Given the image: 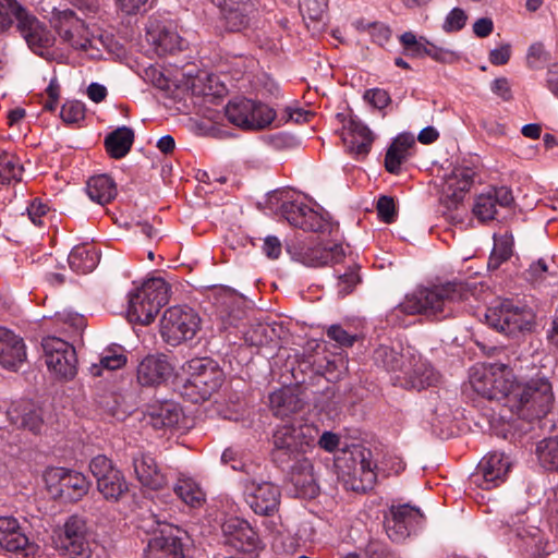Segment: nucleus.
Wrapping results in <instances>:
<instances>
[{"label":"nucleus","mask_w":558,"mask_h":558,"mask_svg":"<svg viewBox=\"0 0 558 558\" xmlns=\"http://www.w3.org/2000/svg\"><path fill=\"white\" fill-rule=\"evenodd\" d=\"M182 412L174 403H163L151 414L155 428L174 427L179 424Z\"/></svg>","instance_id":"47"},{"label":"nucleus","mask_w":558,"mask_h":558,"mask_svg":"<svg viewBox=\"0 0 558 558\" xmlns=\"http://www.w3.org/2000/svg\"><path fill=\"white\" fill-rule=\"evenodd\" d=\"M523 550L533 558H541L544 555H548L547 546L548 543L545 541L543 533L536 530L529 537L522 538Z\"/></svg>","instance_id":"48"},{"label":"nucleus","mask_w":558,"mask_h":558,"mask_svg":"<svg viewBox=\"0 0 558 558\" xmlns=\"http://www.w3.org/2000/svg\"><path fill=\"white\" fill-rule=\"evenodd\" d=\"M511 57L510 44H504L489 52V62L494 65H504L508 63Z\"/></svg>","instance_id":"62"},{"label":"nucleus","mask_w":558,"mask_h":558,"mask_svg":"<svg viewBox=\"0 0 558 558\" xmlns=\"http://www.w3.org/2000/svg\"><path fill=\"white\" fill-rule=\"evenodd\" d=\"M85 190L90 201L101 206L111 203L118 194L117 184L108 174L89 178Z\"/></svg>","instance_id":"34"},{"label":"nucleus","mask_w":558,"mask_h":558,"mask_svg":"<svg viewBox=\"0 0 558 558\" xmlns=\"http://www.w3.org/2000/svg\"><path fill=\"white\" fill-rule=\"evenodd\" d=\"M244 314L240 302L233 296H226L218 301L216 317L219 320L220 329L226 330L229 327H235L243 319Z\"/></svg>","instance_id":"38"},{"label":"nucleus","mask_w":558,"mask_h":558,"mask_svg":"<svg viewBox=\"0 0 558 558\" xmlns=\"http://www.w3.org/2000/svg\"><path fill=\"white\" fill-rule=\"evenodd\" d=\"M189 378L184 385V395L192 402L208 400L225 380V374L218 363L210 357H194L186 363Z\"/></svg>","instance_id":"6"},{"label":"nucleus","mask_w":558,"mask_h":558,"mask_svg":"<svg viewBox=\"0 0 558 558\" xmlns=\"http://www.w3.org/2000/svg\"><path fill=\"white\" fill-rule=\"evenodd\" d=\"M304 405L305 399L298 387H283L269 395V407L277 417H288L301 411Z\"/></svg>","instance_id":"30"},{"label":"nucleus","mask_w":558,"mask_h":558,"mask_svg":"<svg viewBox=\"0 0 558 558\" xmlns=\"http://www.w3.org/2000/svg\"><path fill=\"white\" fill-rule=\"evenodd\" d=\"M509 470V459L501 452H492L480 461L469 481L471 485L489 490L505 482Z\"/></svg>","instance_id":"20"},{"label":"nucleus","mask_w":558,"mask_h":558,"mask_svg":"<svg viewBox=\"0 0 558 558\" xmlns=\"http://www.w3.org/2000/svg\"><path fill=\"white\" fill-rule=\"evenodd\" d=\"M390 553L386 544L379 541H369L365 547L366 558H389Z\"/></svg>","instance_id":"64"},{"label":"nucleus","mask_w":558,"mask_h":558,"mask_svg":"<svg viewBox=\"0 0 558 558\" xmlns=\"http://www.w3.org/2000/svg\"><path fill=\"white\" fill-rule=\"evenodd\" d=\"M440 381V374L421 355L411 353L408 357L405 372L391 377L393 386L407 390H417L435 387Z\"/></svg>","instance_id":"13"},{"label":"nucleus","mask_w":558,"mask_h":558,"mask_svg":"<svg viewBox=\"0 0 558 558\" xmlns=\"http://www.w3.org/2000/svg\"><path fill=\"white\" fill-rule=\"evenodd\" d=\"M474 183V172L469 168L453 170L446 182L445 193L454 204L460 203Z\"/></svg>","instance_id":"37"},{"label":"nucleus","mask_w":558,"mask_h":558,"mask_svg":"<svg viewBox=\"0 0 558 558\" xmlns=\"http://www.w3.org/2000/svg\"><path fill=\"white\" fill-rule=\"evenodd\" d=\"M411 353L410 349L398 352L391 347L381 344L374 351L373 359L376 365L391 373L392 377L405 372L408 357Z\"/></svg>","instance_id":"32"},{"label":"nucleus","mask_w":558,"mask_h":558,"mask_svg":"<svg viewBox=\"0 0 558 558\" xmlns=\"http://www.w3.org/2000/svg\"><path fill=\"white\" fill-rule=\"evenodd\" d=\"M221 530L225 544L235 550L251 553L259 547L258 533L244 519L231 517L222 523Z\"/></svg>","instance_id":"22"},{"label":"nucleus","mask_w":558,"mask_h":558,"mask_svg":"<svg viewBox=\"0 0 558 558\" xmlns=\"http://www.w3.org/2000/svg\"><path fill=\"white\" fill-rule=\"evenodd\" d=\"M328 8L327 0H301L300 12L303 20L312 22L323 21Z\"/></svg>","instance_id":"49"},{"label":"nucleus","mask_w":558,"mask_h":558,"mask_svg":"<svg viewBox=\"0 0 558 558\" xmlns=\"http://www.w3.org/2000/svg\"><path fill=\"white\" fill-rule=\"evenodd\" d=\"M319 429L313 424H284L272 435V461L281 469H308L305 453L317 439Z\"/></svg>","instance_id":"2"},{"label":"nucleus","mask_w":558,"mask_h":558,"mask_svg":"<svg viewBox=\"0 0 558 558\" xmlns=\"http://www.w3.org/2000/svg\"><path fill=\"white\" fill-rule=\"evenodd\" d=\"M100 260V253L89 243H83L72 248L68 262L71 269L77 274H88L93 271Z\"/></svg>","instance_id":"33"},{"label":"nucleus","mask_w":558,"mask_h":558,"mask_svg":"<svg viewBox=\"0 0 558 558\" xmlns=\"http://www.w3.org/2000/svg\"><path fill=\"white\" fill-rule=\"evenodd\" d=\"M173 371L166 354H148L137 364L136 380L142 387H158L170 379Z\"/></svg>","instance_id":"21"},{"label":"nucleus","mask_w":558,"mask_h":558,"mask_svg":"<svg viewBox=\"0 0 558 558\" xmlns=\"http://www.w3.org/2000/svg\"><path fill=\"white\" fill-rule=\"evenodd\" d=\"M199 323L198 315L191 307L172 306L163 313L160 333L166 343L177 347L194 338Z\"/></svg>","instance_id":"10"},{"label":"nucleus","mask_w":558,"mask_h":558,"mask_svg":"<svg viewBox=\"0 0 558 558\" xmlns=\"http://www.w3.org/2000/svg\"><path fill=\"white\" fill-rule=\"evenodd\" d=\"M483 284L469 281H447L430 288L418 289L408 294L403 302L395 307L393 313L408 315L422 314L436 320L454 316L462 303L471 298L478 300Z\"/></svg>","instance_id":"1"},{"label":"nucleus","mask_w":558,"mask_h":558,"mask_svg":"<svg viewBox=\"0 0 558 558\" xmlns=\"http://www.w3.org/2000/svg\"><path fill=\"white\" fill-rule=\"evenodd\" d=\"M536 454L545 469L558 471V437H549L539 441Z\"/></svg>","instance_id":"46"},{"label":"nucleus","mask_w":558,"mask_h":558,"mask_svg":"<svg viewBox=\"0 0 558 558\" xmlns=\"http://www.w3.org/2000/svg\"><path fill=\"white\" fill-rule=\"evenodd\" d=\"M425 57H429L434 61L445 64H452L460 60L459 52L449 48L439 47L428 40L426 41Z\"/></svg>","instance_id":"50"},{"label":"nucleus","mask_w":558,"mask_h":558,"mask_svg":"<svg viewBox=\"0 0 558 558\" xmlns=\"http://www.w3.org/2000/svg\"><path fill=\"white\" fill-rule=\"evenodd\" d=\"M228 32H243L255 24L257 8L253 0H213Z\"/></svg>","instance_id":"19"},{"label":"nucleus","mask_w":558,"mask_h":558,"mask_svg":"<svg viewBox=\"0 0 558 558\" xmlns=\"http://www.w3.org/2000/svg\"><path fill=\"white\" fill-rule=\"evenodd\" d=\"M173 490L184 504L192 508H199L205 501V493L191 477L180 476Z\"/></svg>","instance_id":"40"},{"label":"nucleus","mask_w":558,"mask_h":558,"mask_svg":"<svg viewBox=\"0 0 558 558\" xmlns=\"http://www.w3.org/2000/svg\"><path fill=\"white\" fill-rule=\"evenodd\" d=\"M41 347L49 371L63 379H72L77 372V356L74 347L61 338L48 336Z\"/></svg>","instance_id":"12"},{"label":"nucleus","mask_w":558,"mask_h":558,"mask_svg":"<svg viewBox=\"0 0 558 558\" xmlns=\"http://www.w3.org/2000/svg\"><path fill=\"white\" fill-rule=\"evenodd\" d=\"M291 258L308 267H320L341 263L344 250L341 244H315L292 242L287 245Z\"/></svg>","instance_id":"14"},{"label":"nucleus","mask_w":558,"mask_h":558,"mask_svg":"<svg viewBox=\"0 0 558 558\" xmlns=\"http://www.w3.org/2000/svg\"><path fill=\"white\" fill-rule=\"evenodd\" d=\"M549 60V53L542 43H534L530 46L526 54V62L531 69H539Z\"/></svg>","instance_id":"54"},{"label":"nucleus","mask_w":558,"mask_h":558,"mask_svg":"<svg viewBox=\"0 0 558 558\" xmlns=\"http://www.w3.org/2000/svg\"><path fill=\"white\" fill-rule=\"evenodd\" d=\"M56 547L66 558H100L101 549L90 541L86 521L77 515L66 520Z\"/></svg>","instance_id":"9"},{"label":"nucleus","mask_w":558,"mask_h":558,"mask_svg":"<svg viewBox=\"0 0 558 558\" xmlns=\"http://www.w3.org/2000/svg\"><path fill=\"white\" fill-rule=\"evenodd\" d=\"M512 203L513 195L509 187H495L476 197L473 214L482 222L489 221L496 218L498 207L508 208Z\"/></svg>","instance_id":"24"},{"label":"nucleus","mask_w":558,"mask_h":558,"mask_svg":"<svg viewBox=\"0 0 558 558\" xmlns=\"http://www.w3.org/2000/svg\"><path fill=\"white\" fill-rule=\"evenodd\" d=\"M147 41L158 56L172 54L182 49L183 39L171 26L159 21H150L146 32Z\"/></svg>","instance_id":"26"},{"label":"nucleus","mask_w":558,"mask_h":558,"mask_svg":"<svg viewBox=\"0 0 558 558\" xmlns=\"http://www.w3.org/2000/svg\"><path fill=\"white\" fill-rule=\"evenodd\" d=\"M81 21L75 16V13L71 10H65L60 14V25L58 27L59 35L75 49L86 50L88 40L78 43L74 40L73 28L78 27Z\"/></svg>","instance_id":"44"},{"label":"nucleus","mask_w":558,"mask_h":558,"mask_svg":"<svg viewBox=\"0 0 558 558\" xmlns=\"http://www.w3.org/2000/svg\"><path fill=\"white\" fill-rule=\"evenodd\" d=\"M468 22V14L461 8H453L445 17L442 29L446 33L460 32Z\"/></svg>","instance_id":"52"},{"label":"nucleus","mask_w":558,"mask_h":558,"mask_svg":"<svg viewBox=\"0 0 558 558\" xmlns=\"http://www.w3.org/2000/svg\"><path fill=\"white\" fill-rule=\"evenodd\" d=\"M512 239L510 236H502L495 239L493 252L498 258L508 260L512 255Z\"/></svg>","instance_id":"63"},{"label":"nucleus","mask_w":558,"mask_h":558,"mask_svg":"<svg viewBox=\"0 0 558 558\" xmlns=\"http://www.w3.org/2000/svg\"><path fill=\"white\" fill-rule=\"evenodd\" d=\"M126 362L128 357L124 348L119 344H112L104 349L99 356V363L90 366V373L93 376H101L102 369H120Z\"/></svg>","instance_id":"39"},{"label":"nucleus","mask_w":558,"mask_h":558,"mask_svg":"<svg viewBox=\"0 0 558 558\" xmlns=\"http://www.w3.org/2000/svg\"><path fill=\"white\" fill-rule=\"evenodd\" d=\"M8 417L17 428L28 429L34 434H38L43 426L40 411L28 401L13 403L8 410Z\"/></svg>","instance_id":"31"},{"label":"nucleus","mask_w":558,"mask_h":558,"mask_svg":"<svg viewBox=\"0 0 558 558\" xmlns=\"http://www.w3.org/2000/svg\"><path fill=\"white\" fill-rule=\"evenodd\" d=\"M60 117L68 124L77 123L85 118V106L77 100L66 101L61 107Z\"/></svg>","instance_id":"51"},{"label":"nucleus","mask_w":558,"mask_h":558,"mask_svg":"<svg viewBox=\"0 0 558 558\" xmlns=\"http://www.w3.org/2000/svg\"><path fill=\"white\" fill-rule=\"evenodd\" d=\"M364 99L379 110L385 109L391 102L389 93L383 88L367 89L364 93Z\"/></svg>","instance_id":"57"},{"label":"nucleus","mask_w":558,"mask_h":558,"mask_svg":"<svg viewBox=\"0 0 558 558\" xmlns=\"http://www.w3.org/2000/svg\"><path fill=\"white\" fill-rule=\"evenodd\" d=\"M27 9H25L17 0H0V34L10 29L14 20L17 24L23 20Z\"/></svg>","instance_id":"45"},{"label":"nucleus","mask_w":558,"mask_h":558,"mask_svg":"<svg viewBox=\"0 0 558 558\" xmlns=\"http://www.w3.org/2000/svg\"><path fill=\"white\" fill-rule=\"evenodd\" d=\"M132 460L136 478L143 486L158 490L167 484L166 476L151 454L140 451L133 456Z\"/></svg>","instance_id":"28"},{"label":"nucleus","mask_w":558,"mask_h":558,"mask_svg":"<svg viewBox=\"0 0 558 558\" xmlns=\"http://www.w3.org/2000/svg\"><path fill=\"white\" fill-rule=\"evenodd\" d=\"M376 210L379 219L385 223H392L396 220V204L392 197L383 195L378 198Z\"/></svg>","instance_id":"53"},{"label":"nucleus","mask_w":558,"mask_h":558,"mask_svg":"<svg viewBox=\"0 0 558 558\" xmlns=\"http://www.w3.org/2000/svg\"><path fill=\"white\" fill-rule=\"evenodd\" d=\"M26 359L25 343L22 337L12 330L0 327V365L16 371Z\"/></svg>","instance_id":"27"},{"label":"nucleus","mask_w":558,"mask_h":558,"mask_svg":"<svg viewBox=\"0 0 558 558\" xmlns=\"http://www.w3.org/2000/svg\"><path fill=\"white\" fill-rule=\"evenodd\" d=\"M170 287L162 278H151L130 294L128 316L131 322L149 325L169 301Z\"/></svg>","instance_id":"5"},{"label":"nucleus","mask_w":558,"mask_h":558,"mask_svg":"<svg viewBox=\"0 0 558 558\" xmlns=\"http://www.w3.org/2000/svg\"><path fill=\"white\" fill-rule=\"evenodd\" d=\"M291 472V481L296 493L303 498H315L319 493V487L313 475V465L310 462L308 469H288Z\"/></svg>","instance_id":"41"},{"label":"nucleus","mask_w":558,"mask_h":558,"mask_svg":"<svg viewBox=\"0 0 558 558\" xmlns=\"http://www.w3.org/2000/svg\"><path fill=\"white\" fill-rule=\"evenodd\" d=\"M279 214L288 223L307 232H331L332 222L302 201H283Z\"/></svg>","instance_id":"15"},{"label":"nucleus","mask_w":558,"mask_h":558,"mask_svg":"<svg viewBox=\"0 0 558 558\" xmlns=\"http://www.w3.org/2000/svg\"><path fill=\"white\" fill-rule=\"evenodd\" d=\"M327 337L335 341L340 348H350L356 341V336L349 333L340 325H331L327 331Z\"/></svg>","instance_id":"55"},{"label":"nucleus","mask_w":558,"mask_h":558,"mask_svg":"<svg viewBox=\"0 0 558 558\" xmlns=\"http://www.w3.org/2000/svg\"><path fill=\"white\" fill-rule=\"evenodd\" d=\"M228 121L245 131L268 128L276 119V111L266 104L248 98H234L226 106Z\"/></svg>","instance_id":"8"},{"label":"nucleus","mask_w":558,"mask_h":558,"mask_svg":"<svg viewBox=\"0 0 558 558\" xmlns=\"http://www.w3.org/2000/svg\"><path fill=\"white\" fill-rule=\"evenodd\" d=\"M24 168L20 158L12 153H0V184L8 185L22 180Z\"/></svg>","instance_id":"42"},{"label":"nucleus","mask_w":558,"mask_h":558,"mask_svg":"<svg viewBox=\"0 0 558 558\" xmlns=\"http://www.w3.org/2000/svg\"><path fill=\"white\" fill-rule=\"evenodd\" d=\"M49 207L40 199H34L27 207V215L31 221L37 226H44V218L48 214Z\"/></svg>","instance_id":"60"},{"label":"nucleus","mask_w":558,"mask_h":558,"mask_svg":"<svg viewBox=\"0 0 558 558\" xmlns=\"http://www.w3.org/2000/svg\"><path fill=\"white\" fill-rule=\"evenodd\" d=\"M26 524L32 525L26 519L20 523L13 515L0 517V546L16 558L34 556L39 550V546L31 541Z\"/></svg>","instance_id":"11"},{"label":"nucleus","mask_w":558,"mask_h":558,"mask_svg":"<svg viewBox=\"0 0 558 558\" xmlns=\"http://www.w3.org/2000/svg\"><path fill=\"white\" fill-rule=\"evenodd\" d=\"M158 530L149 539L145 550L146 558H183L185 532L166 522H157Z\"/></svg>","instance_id":"16"},{"label":"nucleus","mask_w":558,"mask_h":558,"mask_svg":"<svg viewBox=\"0 0 558 558\" xmlns=\"http://www.w3.org/2000/svg\"><path fill=\"white\" fill-rule=\"evenodd\" d=\"M414 145V140L407 135L398 136L388 148L385 156V168L389 173L397 174L401 165L410 156V148Z\"/></svg>","instance_id":"36"},{"label":"nucleus","mask_w":558,"mask_h":558,"mask_svg":"<svg viewBox=\"0 0 558 558\" xmlns=\"http://www.w3.org/2000/svg\"><path fill=\"white\" fill-rule=\"evenodd\" d=\"M361 281L360 275L356 268H351L349 271L339 276L338 289L339 293L342 295H347L353 291V289Z\"/></svg>","instance_id":"59"},{"label":"nucleus","mask_w":558,"mask_h":558,"mask_svg":"<svg viewBox=\"0 0 558 558\" xmlns=\"http://www.w3.org/2000/svg\"><path fill=\"white\" fill-rule=\"evenodd\" d=\"M97 488L106 499L117 500L128 490L126 482L119 470L97 480Z\"/></svg>","instance_id":"43"},{"label":"nucleus","mask_w":558,"mask_h":558,"mask_svg":"<svg viewBox=\"0 0 558 558\" xmlns=\"http://www.w3.org/2000/svg\"><path fill=\"white\" fill-rule=\"evenodd\" d=\"M89 470L97 481L114 472L117 469L110 459L104 454H98L92 459L89 463Z\"/></svg>","instance_id":"56"},{"label":"nucleus","mask_w":558,"mask_h":558,"mask_svg":"<svg viewBox=\"0 0 558 558\" xmlns=\"http://www.w3.org/2000/svg\"><path fill=\"white\" fill-rule=\"evenodd\" d=\"M243 497L255 514L270 517L279 510L281 492L271 482L247 480L244 483Z\"/></svg>","instance_id":"17"},{"label":"nucleus","mask_w":558,"mask_h":558,"mask_svg":"<svg viewBox=\"0 0 558 558\" xmlns=\"http://www.w3.org/2000/svg\"><path fill=\"white\" fill-rule=\"evenodd\" d=\"M375 136L362 121L350 119L343 133V142L350 154L365 157L371 151Z\"/></svg>","instance_id":"29"},{"label":"nucleus","mask_w":558,"mask_h":558,"mask_svg":"<svg viewBox=\"0 0 558 558\" xmlns=\"http://www.w3.org/2000/svg\"><path fill=\"white\" fill-rule=\"evenodd\" d=\"M17 29L26 40L28 47L37 54L44 56L45 51L52 47L54 38L39 20L28 10L23 20H20Z\"/></svg>","instance_id":"25"},{"label":"nucleus","mask_w":558,"mask_h":558,"mask_svg":"<svg viewBox=\"0 0 558 558\" xmlns=\"http://www.w3.org/2000/svg\"><path fill=\"white\" fill-rule=\"evenodd\" d=\"M424 515L416 507L409 504L391 506L390 517H386L387 535L393 542H402L415 533L423 524Z\"/></svg>","instance_id":"18"},{"label":"nucleus","mask_w":558,"mask_h":558,"mask_svg":"<svg viewBox=\"0 0 558 558\" xmlns=\"http://www.w3.org/2000/svg\"><path fill=\"white\" fill-rule=\"evenodd\" d=\"M475 392L488 400L501 402L510 410V397L514 396L517 383L513 371L504 363H490L475 368L470 376Z\"/></svg>","instance_id":"3"},{"label":"nucleus","mask_w":558,"mask_h":558,"mask_svg":"<svg viewBox=\"0 0 558 558\" xmlns=\"http://www.w3.org/2000/svg\"><path fill=\"white\" fill-rule=\"evenodd\" d=\"M46 480L48 483L56 481L59 496L68 501L82 499L88 493L90 486L84 474L63 468H56L48 471Z\"/></svg>","instance_id":"23"},{"label":"nucleus","mask_w":558,"mask_h":558,"mask_svg":"<svg viewBox=\"0 0 558 558\" xmlns=\"http://www.w3.org/2000/svg\"><path fill=\"white\" fill-rule=\"evenodd\" d=\"M336 466L340 475L354 492L365 493L376 483V465L372 461V452L365 448H354L349 458L337 459Z\"/></svg>","instance_id":"7"},{"label":"nucleus","mask_w":558,"mask_h":558,"mask_svg":"<svg viewBox=\"0 0 558 558\" xmlns=\"http://www.w3.org/2000/svg\"><path fill=\"white\" fill-rule=\"evenodd\" d=\"M134 143V132L131 128L121 126L109 133L105 138L108 155L114 159L125 157Z\"/></svg>","instance_id":"35"},{"label":"nucleus","mask_w":558,"mask_h":558,"mask_svg":"<svg viewBox=\"0 0 558 558\" xmlns=\"http://www.w3.org/2000/svg\"><path fill=\"white\" fill-rule=\"evenodd\" d=\"M518 328H520L519 314L511 311L510 305L507 304L499 331L511 333Z\"/></svg>","instance_id":"61"},{"label":"nucleus","mask_w":558,"mask_h":558,"mask_svg":"<svg viewBox=\"0 0 558 558\" xmlns=\"http://www.w3.org/2000/svg\"><path fill=\"white\" fill-rule=\"evenodd\" d=\"M510 398V411L527 421L545 416L554 403L553 387L546 378H532L517 385Z\"/></svg>","instance_id":"4"},{"label":"nucleus","mask_w":558,"mask_h":558,"mask_svg":"<svg viewBox=\"0 0 558 558\" xmlns=\"http://www.w3.org/2000/svg\"><path fill=\"white\" fill-rule=\"evenodd\" d=\"M267 327L258 324L244 331V340L248 345L260 347L267 342Z\"/></svg>","instance_id":"58"}]
</instances>
